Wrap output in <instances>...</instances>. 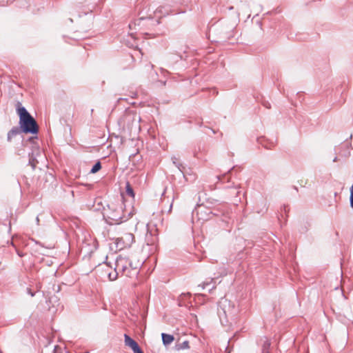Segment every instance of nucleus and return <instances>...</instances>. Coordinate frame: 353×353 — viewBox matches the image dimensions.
<instances>
[{"label": "nucleus", "mask_w": 353, "mask_h": 353, "mask_svg": "<svg viewBox=\"0 0 353 353\" xmlns=\"http://www.w3.org/2000/svg\"><path fill=\"white\" fill-rule=\"evenodd\" d=\"M101 269L110 281H115L119 276L132 279L136 278L139 273V263L137 262L133 264L128 258L119 256L114 262V269L108 263Z\"/></svg>", "instance_id": "1"}, {"label": "nucleus", "mask_w": 353, "mask_h": 353, "mask_svg": "<svg viewBox=\"0 0 353 353\" xmlns=\"http://www.w3.org/2000/svg\"><path fill=\"white\" fill-rule=\"evenodd\" d=\"M103 214L108 224L117 225L127 221L131 216V212L124 210L123 202L118 200L108 204Z\"/></svg>", "instance_id": "2"}, {"label": "nucleus", "mask_w": 353, "mask_h": 353, "mask_svg": "<svg viewBox=\"0 0 353 353\" xmlns=\"http://www.w3.org/2000/svg\"><path fill=\"white\" fill-rule=\"evenodd\" d=\"M17 112L19 117V128L22 132L37 134L39 132V125L28 110L24 107H19Z\"/></svg>", "instance_id": "3"}, {"label": "nucleus", "mask_w": 353, "mask_h": 353, "mask_svg": "<svg viewBox=\"0 0 353 353\" xmlns=\"http://www.w3.org/2000/svg\"><path fill=\"white\" fill-rule=\"evenodd\" d=\"M218 179L222 183H225V181H227V184L223 188L226 196L233 201L234 203L236 204L238 202H240V184H236L234 182L230 181V179L227 174L218 176Z\"/></svg>", "instance_id": "4"}, {"label": "nucleus", "mask_w": 353, "mask_h": 353, "mask_svg": "<svg viewBox=\"0 0 353 353\" xmlns=\"http://www.w3.org/2000/svg\"><path fill=\"white\" fill-rule=\"evenodd\" d=\"M134 241V236L132 233L126 232L121 236L116 239L115 243L117 248L119 250H123L125 248H129Z\"/></svg>", "instance_id": "5"}, {"label": "nucleus", "mask_w": 353, "mask_h": 353, "mask_svg": "<svg viewBox=\"0 0 353 353\" xmlns=\"http://www.w3.org/2000/svg\"><path fill=\"white\" fill-rule=\"evenodd\" d=\"M124 119L125 121L130 122L132 121V125L128 126L131 130L134 129L140 130L141 126L139 125V122L141 121V117L137 116V114H127L125 116Z\"/></svg>", "instance_id": "6"}, {"label": "nucleus", "mask_w": 353, "mask_h": 353, "mask_svg": "<svg viewBox=\"0 0 353 353\" xmlns=\"http://www.w3.org/2000/svg\"><path fill=\"white\" fill-rule=\"evenodd\" d=\"M158 241L157 234H152V232H148L145 234V243L148 245H154Z\"/></svg>", "instance_id": "7"}, {"label": "nucleus", "mask_w": 353, "mask_h": 353, "mask_svg": "<svg viewBox=\"0 0 353 353\" xmlns=\"http://www.w3.org/2000/svg\"><path fill=\"white\" fill-rule=\"evenodd\" d=\"M22 132L19 127H13L8 133L7 140L11 141L12 139Z\"/></svg>", "instance_id": "8"}, {"label": "nucleus", "mask_w": 353, "mask_h": 353, "mask_svg": "<svg viewBox=\"0 0 353 353\" xmlns=\"http://www.w3.org/2000/svg\"><path fill=\"white\" fill-rule=\"evenodd\" d=\"M162 341L164 345L168 346L170 345L174 340L173 335L162 333L161 334Z\"/></svg>", "instance_id": "9"}, {"label": "nucleus", "mask_w": 353, "mask_h": 353, "mask_svg": "<svg viewBox=\"0 0 353 353\" xmlns=\"http://www.w3.org/2000/svg\"><path fill=\"white\" fill-rule=\"evenodd\" d=\"M124 341L125 345L130 347L131 349H134V347L138 345L134 339L126 334H124Z\"/></svg>", "instance_id": "10"}, {"label": "nucleus", "mask_w": 353, "mask_h": 353, "mask_svg": "<svg viewBox=\"0 0 353 353\" xmlns=\"http://www.w3.org/2000/svg\"><path fill=\"white\" fill-rule=\"evenodd\" d=\"M270 345L271 343L270 341L268 339L265 338L262 345V353H270L269 349Z\"/></svg>", "instance_id": "11"}, {"label": "nucleus", "mask_w": 353, "mask_h": 353, "mask_svg": "<svg viewBox=\"0 0 353 353\" xmlns=\"http://www.w3.org/2000/svg\"><path fill=\"white\" fill-rule=\"evenodd\" d=\"M190 347L189 346V341H184L183 342L181 343H178L176 345L175 348L176 350H181L185 349H188Z\"/></svg>", "instance_id": "12"}, {"label": "nucleus", "mask_w": 353, "mask_h": 353, "mask_svg": "<svg viewBox=\"0 0 353 353\" xmlns=\"http://www.w3.org/2000/svg\"><path fill=\"white\" fill-rule=\"evenodd\" d=\"M125 191H126V194L134 198V190L132 188V186L130 185V183L129 182H127L126 183V185H125Z\"/></svg>", "instance_id": "13"}, {"label": "nucleus", "mask_w": 353, "mask_h": 353, "mask_svg": "<svg viewBox=\"0 0 353 353\" xmlns=\"http://www.w3.org/2000/svg\"><path fill=\"white\" fill-rule=\"evenodd\" d=\"M101 164L100 161H98L92 168V169L90 170V173L94 174V173L97 172L98 171H99L101 170Z\"/></svg>", "instance_id": "14"}, {"label": "nucleus", "mask_w": 353, "mask_h": 353, "mask_svg": "<svg viewBox=\"0 0 353 353\" xmlns=\"http://www.w3.org/2000/svg\"><path fill=\"white\" fill-rule=\"evenodd\" d=\"M38 163L37 160L32 155L30 156L29 159V165H31L32 169H34Z\"/></svg>", "instance_id": "15"}, {"label": "nucleus", "mask_w": 353, "mask_h": 353, "mask_svg": "<svg viewBox=\"0 0 353 353\" xmlns=\"http://www.w3.org/2000/svg\"><path fill=\"white\" fill-rule=\"evenodd\" d=\"M53 353H70L66 350L61 348V347L56 345L54 348Z\"/></svg>", "instance_id": "16"}, {"label": "nucleus", "mask_w": 353, "mask_h": 353, "mask_svg": "<svg viewBox=\"0 0 353 353\" xmlns=\"http://www.w3.org/2000/svg\"><path fill=\"white\" fill-rule=\"evenodd\" d=\"M350 206L353 209V185L350 188Z\"/></svg>", "instance_id": "17"}, {"label": "nucleus", "mask_w": 353, "mask_h": 353, "mask_svg": "<svg viewBox=\"0 0 353 353\" xmlns=\"http://www.w3.org/2000/svg\"><path fill=\"white\" fill-rule=\"evenodd\" d=\"M134 353H143L142 350L140 348L139 345H137L134 349H132Z\"/></svg>", "instance_id": "18"}, {"label": "nucleus", "mask_w": 353, "mask_h": 353, "mask_svg": "<svg viewBox=\"0 0 353 353\" xmlns=\"http://www.w3.org/2000/svg\"><path fill=\"white\" fill-rule=\"evenodd\" d=\"M214 281L213 279H211L210 282H203L201 285H199V287H201L202 289H205L207 285H210L211 282Z\"/></svg>", "instance_id": "19"}, {"label": "nucleus", "mask_w": 353, "mask_h": 353, "mask_svg": "<svg viewBox=\"0 0 353 353\" xmlns=\"http://www.w3.org/2000/svg\"><path fill=\"white\" fill-rule=\"evenodd\" d=\"M26 292L28 294H30L31 296H34L35 295V292H32V290L29 288L26 289Z\"/></svg>", "instance_id": "20"}, {"label": "nucleus", "mask_w": 353, "mask_h": 353, "mask_svg": "<svg viewBox=\"0 0 353 353\" xmlns=\"http://www.w3.org/2000/svg\"><path fill=\"white\" fill-rule=\"evenodd\" d=\"M263 105L268 109H270L271 108L270 103L268 101H264L263 103Z\"/></svg>", "instance_id": "21"}, {"label": "nucleus", "mask_w": 353, "mask_h": 353, "mask_svg": "<svg viewBox=\"0 0 353 353\" xmlns=\"http://www.w3.org/2000/svg\"><path fill=\"white\" fill-rule=\"evenodd\" d=\"M178 168H179V169L180 170V171H181V172H183V169H184V168H184V166H183L182 164H179V165H178Z\"/></svg>", "instance_id": "22"}, {"label": "nucleus", "mask_w": 353, "mask_h": 353, "mask_svg": "<svg viewBox=\"0 0 353 353\" xmlns=\"http://www.w3.org/2000/svg\"><path fill=\"white\" fill-rule=\"evenodd\" d=\"M37 137H30V141H34Z\"/></svg>", "instance_id": "23"}, {"label": "nucleus", "mask_w": 353, "mask_h": 353, "mask_svg": "<svg viewBox=\"0 0 353 353\" xmlns=\"http://www.w3.org/2000/svg\"><path fill=\"white\" fill-rule=\"evenodd\" d=\"M172 208V204H171V205H170V210H169V211H170V210H171V208Z\"/></svg>", "instance_id": "24"}]
</instances>
